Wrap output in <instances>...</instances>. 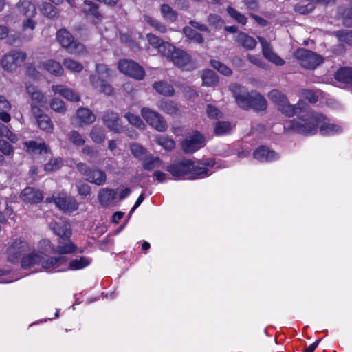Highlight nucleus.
Listing matches in <instances>:
<instances>
[{
  "mask_svg": "<svg viewBox=\"0 0 352 352\" xmlns=\"http://www.w3.org/2000/svg\"><path fill=\"white\" fill-rule=\"evenodd\" d=\"M116 192L110 188H102L98 192V200L102 206L110 205L116 199Z\"/></svg>",
  "mask_w": 352,
  "mask_h": 352,
  "instance_id": "27",
  "label": "nucleus"
},
{
  "mask_svg": "<svg viewBox=\"0 0 352 352\" xmlns=\"http://www.w3.org/2000/svg\"><path fill=\"white\" fill-rule=\"evenodd\" d=\"M37 123L41 129L51 133L53 130L54 126L51 121L50 118L45 115L41 116L37 120Z\"/></svg>",
  "mask_w": 352,
  "mask_h": 352,
  "instance_id": "50",
  "label": "nucleus"
},
{
  "mask_svg": "<svg viewBox=\"0 0 352 352\" xmlns=\"http://www.w3.org/2000/svg\"><path fill=\"white\" fill-rule=\"evenodd\" d=\"M338 80L352 85V68L345 67L339 69L336 74Z\"/></svg>",
  "mask_w": 352,
  "mask_h": 352,
  "instance_id": "38",
  "label": "nucleus"
},
{
  "mask_svg": "<svg viewBox=\"0 0 352 352\" xmlns=\"http://www.w3.org/2000/svg\"><path fill=\"white\" fill-rule=\"evenodd\" d=\"M141 115L146 122L158 131L163 132L167 129V124L164 118L157 112L144 107L141 110Z\"/></svg>",
  "mask_w": 352,
  "mask_h": 352,
  "instance_id": "8",
  "label": "nucleus"
},
{
  "mask_svg": "<svg viewBox=\"0 0 352 352\" xmlns=\"http://www.w3.org/2000/svg\"><path fill=\"white\" fill-rule=\"evenodd\" d=\"M0 151L5 155L8 156H10L14 153V150L11 144L3 140H0Z\"/></svg>",
  "mask_w": 352,
  "mask_h": 352,
  "instance_id": "62",
  "label": "nucleus"
},
{
  "mask_svg": "<svg viewBox=\"0 0 352 352\" xmlns=\"http://www.w3.org/2000/svg\"><path fill=\"white\" fill-rule=\"evenodd\" d=\"M130 149L133 155L139 160H144L147 157L146 150L137 143L132 144Z\"/></svg>",
  "mask_w": 352,
  "mask_h": 352,
  "instance_id": "47",
  "label": "nucleus"
},
{
  "mask_svg": "<svg viewBox=\"0 0 352 352\" xmlns=\"http://www.w3.org/2000/svg\"><path fill=\"white\" fill-rule=\"evenodd\" d=\"M63 165L62 160L59 158H55L51 160L48 163H47L44 169L46 171L52 172L58 170Z\"/></svg>",
  "mask_w": 352,
  "mask_h": 352,
  "instance_id": "58",
  "label": "nucleus"
},
{
  "mask_svg": "<svg viewBox=\"0 0 352 352\" xmlns=\"http://www.w3.org/2000/svg\"><path fill=\"white\" fill-rule=\"evenodd\" d=\"M52 89L55 94H58L68 100L76 102L80 100V96L77 93L65 85H52Z\"/></svg>",
  "mask_w": 352,
  "mask_h": 352,
  "instance_id": "21",
  "label": "nucleus"
},
{
  "mask_svg": "<svg viewBox=\"0 0 352 352\" xmlns=\"http://www.w3.org/2000/svg\"><path fill=\"white\" fill-rule=\"evenodd\" d=\"M96 72L98 74L91 75L90 82L92 87L99 92L104 93L107 95H111L113 92V87L101 77L109 78L111 76V71L104 64H97L96 66Z\"/></svg>",
  "mask_w": 352,
  "mask_h": 352,
  "instance_id": "5",
  "label": "nucleus"
},
{
  "mask_svg": "<svg viewBox=\"0 0 352 352\" xmlns=\"http://www.w3.org/2000/svg\"><path fill=\"white\" fill-rule=\"evenodd\" d=\"M336 36L342 42L352 45V30H340L336 32Z\"/></svg>",
  "mask_w": 352,
  "mask_h": 352,
  "instance_id": "56",
  "label": "nucleus"
},
{
  "mask_svg": "<svg viewBox=\"0 0 352 352\" xmlns=\"http://www.w3.org/2000/svg\"><path fill=\"white\" fill-rule=\"evenodd\" d=\"M25 58V53L21 51H12L3 56L1 64L5 70L14 71L22 65Z\"/></svg>",
  "mask_w": 352,
  "mask_h": 352,
  "instance_id": "11",
  "label": "nucleus"
},
{
  "mask_svg": "<svg viewBox=\"0 0 352 352\" xmlns=\"http://www.w3.org/2000/svg\"><path fill=\"white\" fill-rule=\"evenodd\" d=\"M82 12L87 16H91L98 20L102 19V14L98 11V6L96 3L90 0H85L82 6Z\"/></svg>",
  "mask_w": 352,
  "mask_h": 352,
  "instance_id": "25",
  "label": "nucleus"
},
{
  "mask_svg": "<svg viewBox=\"0 0 352 352\" xmlns=\"http://www.w3.org/2000/svg\"><path fill=\"white\" fill-rule=\"evenodd\" d=\"M147 39L151 45L158 50V52L168 59H170L174 52L175 47L168 42L162 41L160 38L153 34H147Z\"/></svg>",
  "mask_w": 352,
  "mask_h": 352,
  "instance_id": "14",
  "label": "nucleus"
},
{
  "mask_svg": "<svg viewBox=\"0 0 352 352\" xmlns=\"http://www.w3.org/2000/svg\"><path fill=\"white\" fill-rule=\"evenodd\" d=\"M311 2L307 3V5H296L295 6V10L296 12L305 14H308L309 12H311L314 9V2H318L322 3H329L331 2H333L334 0H309Z\"/></svg>",
  "mask_w": 352,
  "mask_h": 352,
  "instance_id": "36",
  "label": "nucleus"
},
{
  "mask_svg": "<svg viewBox=\"0 0 352 352\" xmlns=\"http://www.w3.org/2000/svg\"><path fill=\"white\" fill-rule=\"evenodd\" d=\"M43 66L48 72L57 76H62L64 72L61 64L54 60L45 61Z\"/></svg>",
  "mask_w": 352,
  "mask_h": 352,
  "instance_id": "31",
  "label": "nucleus"
},
{
  "mask_svg": "<svg viewBox=\"0 0 352 352\" xmlns=\"http://www.w3.org/2000/svg\"><path fill=\"white\" fill-rule=\"evenodd\" d=\"M47 201L50 203L54 201L58 208L65 212H72L78 208V204L76 200L67 196L65 192H60L56 195H54L52 197L47 198Z\"/></svg>",
  "mask_w": 352,
  "mask_h": 352,
  "instance_id": "13",
  "label": "nucleus"
},
{
  "mask_svg": "<svg viewBox=\"0 0 352 352\" xmlns=\"http://www.w3.org/2000/svg\"><path fill=\"white\" fill-rule=\"evenodd\" d=\"M267 108L266 100L259 94L252 91V101L250 102V109L256 111H263Z\"/></svg>",
  "mask_w": 352,
  "mask_h": 352,
  "instance_id": "32",
  "label": "nucleus"
},
{
  "mask_svg": "<svg viewBox=\"0 0 352 352\" xmlns=\"http://www.w3.org/2000/svg\"><path fill=\"white\" fill-rule=\"evenodd\" d=\"M156 141L158 144L162 146L166 151H171L175 146V142L165 135L158 136Z\"/></svg>",
  "mask_w": 352,
  "mask_h": 352,
  "instance_id": "51",
  "label": "nucleus"
},
{
  "mask_svg": "<svg viewBox=\"0 0 352 352\" xmlns=\"http://www.w3.org/2000/svg\"><path fill=\"white\" fill-rule=\"evenodd\" d=\"M236 42L246 50H253L256 47L257 42L253 37L245 32H239L236 36Z\"/></svg>",
  "mask_w": 352,
  "mask_h": 352,
  "instance_id": "23",
  "label": "nucleus"
},
{
  "mask_svg": "<svg viewBox=\"0 0 352 352\" xmlns=\"http://www.w3.org/2000/svg\"><path fill=\"white\" fill-rule=\"evenodd\" d=\"M51 108L56 112L64 113L66 111L65 103L58 98H54L50 102Z\"/></svg>",
  "mask_w": 352,
  "mask_h": 352,
  "instance_id": "60",
  "label": "nucleus"
},
{
  "mask_svg": "<svg viewBox=\"0 0 352 352\" xmlns=\"http://www.w3.org/2000/svg\"><path fill=\"white\" fill-rule=\"evenodd\" d=\"M91 140L97 144L102 143L105 140V133L100 126H94L90 132Z\"/></svg>",
  "mask_w": 352,
  "mask_h": 352,
  "instance_id": "43",
  "label": "nucleus"
},
{
  "mask_svg": "<svg viewBox=\"0 0 352 352\" xmlns=\"http://www.w3.org/2000/svg\"><path fill=\"white\" fill-rule=\"evenodd\" d=\"M120 72L137 80H142L145 72L144 69L137 63L130 60H121L118 64Z\"/></svg>",
  "mask_w": 352,
  "mask_h": 352,
  "instance_id": "10",
  "label": "nucleus"
},
{
  "mask_svg": "<svg viewBox=\"0 0 352 352\" xmlns=\"http://www.w3.org/2000/svg\"><path fill=\"white\" fill-rule=\"evenodd\" d=\"M232 126L228 122H217L214 128V133L218 135H226L230 132Z\"/></svg>",
  "mask_w": 352,
  "mask_h": 352,
  "instance_id": "52",
  "label": "nucleus"
},
{
  "mask_svg": "<svg viewBox=\"0 0 352 352\" xmlns=\"http://www.w3.org/2000/svg\"><path fill=\"white\" fill-rule=\"evenodd\" d=\"M91 263V260L89 258L87 257H80V258H76L74 260H72L69 263L68 267H64L62 269H57L56 271H64L67 270H77L82 269L87 266H88ZM67 264L64 265L66 267ZM62 265L61 267H63Z\"/></svg>",
  "mask_w": 352,
  "mask_h": 352,
  "instance_id": "29",
  "label": "nucleus"
},
{
  "mask_svg": "<svg viewBox=\"0 0 352 352\" xmlns=\"http://www.w3.org/2000/svg\"><path fill=\"white\" fill-rule=\"evenodd\" d=\"M289 127L304 135L316 134L318 129L322 135H333L342 131L339 125L331 123L324 114L311 109L309 106L301 117L290 121Z\"/></svg>",
  "mask_w": 352,
  "mask_h": 352,
  "instance_id": "1",
  "label": "nucleus"
},
{
  "mask_svg": "<svg viewBox=\"0 0 352 352\" xmlns=\"http://www.w3.org/2000/svg\"><path fill=\"white\" fill-rule=\"evenodd\" d=\"M17 8L19 12L28 18H33L36 14L35 6L28 1L19 3Z\"/></svg>",
  "mask_w": 352,
  "mask_h": 352,
  "instance_id": "30",
  "label": "nucleus"
},
{
  "mask_svg": "<svg viewBox=\"0 0 352 352\" xmlns=\"http://www.w3.org/2000/svg\"><path fill=\"white\" fill-rule=\"evenodd\" d=\"M56 38L62 47L66 50L74 41L72 35L65 29H61L57 32Z\"/></svg>",
  "mask_w": 352,
  "mask_h": 352,
  "instance_id": "35",
  "label": "nucleus"
},
{
  "mask_svg": "<svg viewBox=\"0 0 352 352\" xmlns=\"http://www.w3.org/2000/svg\"><path fill=\"white\" fill-rule=\"evenodd\" d=\"M161 12L164 19L174 22L177 18V14L168 5L163 4L161 6Z\"/></svg>",
  "mask_w": 352,
  "mask_h": 352,
  "instance_id": "46",
  "label": "nucleus"
},
{
  "mask_svg": "<svg viewBox=\"0 0 352 352\" xmlns=\"http://www.w3.org/2000/svg\"><path fill=\"white\" fill-rule=\"evenodd\" d=\"M76 116L80 122V126H82L84 124H91L96 120V116L94 113L87 108H80L77 111Z\"/></svg>",
  "mask_w": 352,
  "mask_h": 352,
  "instance_id": "26",
  "label": "nucleus"
},
{
  "mask_svg": "<svg viewBox=\"0 0 352 352\" xmlns=\"http://www.w3.org/2000/svg\"><path fill=\"white\" fill-rule=\"evenodd\" d=\"M206 140L199 133L195 132L192 136L186 138L182 143V150L186 153H192L204 147Z\"/></svg>",
  "mask_w": 352,
  "mask_h": 352,
  "instance_id": "15",
  "label": "nucleus"
},
{
  "mask_svg": "<svg viewBox=\"0 0 352 352\" xmlns=\"http://www.w3.org/2000/svg\"><path fill=\"white\" fill-rule=\"evenodd\" d=\"M67 261V258L65 256L45 258L36 251L21 258V267L24 269H29L41 266L42 269L46 271L54 272L62 265H65Z\"/></svg>",
  "mask_w": 352,
  "mask_h": 352,
  "instance_id": "2",
  "label": "nucleus"
},
{
  "mask_svg": "<svg viewBox=\"0 0 352 352\" xmlns=\"http://www.w3.org/2000/svg\"><path fill=\"white\" fill-rule=\"evenodd\" d=\"M294 56L300 60V64L303 67L310 69L316 68L324 60L322 56L306 49L296 50Z\"/></svg>",
  "mask_w": 352,
  "mask_h": 352,
  "instance_id": "7",
  "label": "nucleus"
},
{
  "mask_svg": "<svg viewBox=\"0 0 352 352\" xmlns=\"http://www.w3.org/2000/svg\"><path fill=\"white\" fill-rule=\"evenodd\" d=\"M76 250V245L68 239L58 242V245L55 248V254L62 256V254L74 253Z\"/></svg>",
  "mask_w": 352,
  "mask_h": 352,
  "instance_id": "24",
  "label": "nucleus"
},
{
  "mask_svg": "<svg viewBox=\"0 0 352 352\" xmlns=\"http://www.w3.org/2000/svg\"><path fill=\"white\" fill-rule=\"evenodd\" d=\"M157 107L161 111L170 115L176 114L178 111L176 104L168 100L160 101L158 103Z\"/></svg>",
  "mask_w": 352,
  "mask_h": 352,
  "instance_id": "42",
  "label": "nucleus"
},
{
  "mask_svg": "<svg viewBox=\"0 0 352 352\" xmlns=\"http://www.w3.org/2000/svg\"><path fill=\"white\" fill-rule=\"evenodd\" d=\"M69 53L74 54H81L85 52V47L82 43L74 41L67 48Z\"/></svg>",
  "mask_w": 352,
  "mask_h": 352,
  "instance_id": "57",
  "label": "nucleus"
},
{
  "mask_svg": "<svg viewBox=\"0 0 352 352\" xmlns=\"http://www.w3.org/2000/svg\"><path fill=\"white\" fill-rule=\"evenodd\" d=\"M63 64L67 69L73 73H78L84 68L82 63L70 58H65Z\"/></svg>",
  "mask_w": 352,
  "mask_h": 352,
  "instance_id": "39",
  "label": "nucleus"
},
{
  "mask_svg": "<svg viewBox=\"0 0 352 352\" xmlns=\"http://www.w3.org/2000/svg\"><path fill=\"white\" fill-rule=\"evenodd\" d=\"M124 118L129 121V122L140 129H144L146 124L143 122L141 118L135 114L127 113L124 115Z\"/></svg>",
  "mask_w": 352,
  "mask_h": 352,
  "instance_id": "48",
  "label": "nucleus"
},
{
  "mask_svg": "<svg viewBox=\"0 0 352 352\" xmlns=\"http://www.w3.org/2000/svg\"><path fill=\"white\" fill-rule=\"evenodd\" d=\"M268 97L278 107V110L286 116L292 117L297 115V118L301 117L308 107V104L300 100L295 105L291 104L285 94L276 89L271 91Z\"/></svg>",
  "mask_w": 352,
  "mask_h": 352,
  "instance_id": "3",
  "label": "nucleus"
},
{
  "mask_svg": "<svg viewBox=\"0 0 352 352\" xmlns=\"http://www.w3.org/2000/svg\"><path fill=\"white\" fill-rule=\"evenodd\" d=\"M230 90L233 93L238 106L243 109H250L252 101V92L249 93L244 87L236 83H233L229 87Z\"/></svg>",
  "mask_w": 352,
  "mask_h": 352,
  "instance_id": "12",
  "label": "nucleus"
},
{
  "mask_svg": "<svg viewBox=\"0 0 352 352\" xmlns=\"http://www.w3.org/2000/svg\"><path fill=\"white\" fill-rule=\"evenodd\" d=\"M21 199L28 204H38L43 199L41 191L31 187L25 188L21 193Z\"/></svg>",
  "mask_w": 352,
  "mask_h": 352,
  "instance_id": "17",
  "label": "nucleus"
},
{
  "mask_svg": "<svg viewBox=\"0 0 352 352\" xmlns=\"http://www.w3.org/2000/svg\"><path fill=\"white\" fill-rule=\"evenodd\" d=\"M227 11L229 15L236 20L238 23L245 25L247 22V18L239 12H238L236 9L232 7H228Z\"/></svg>",
  "mask_w": 352,
  "mask_h": 352,
  "instance_id": "54",
  "label": "nucleus"
},
{
  "mask_svg": "<svg viewBox=\"0 0 352 352\" xmlns=\"http://www.w3.org/2000/svg\"><path fill=\"white\" fill-rule=\"evenodd\" d=\"M36 251L47 258L48 254H55V247L50 240L42 239L37 243Z\"/></svg>",
  "mask_w": 352,
  "mask_h": 352,
  "instance_id": "28",
  "label": "nucleus"
},
{
  "mask_svg": "<svg viewBox=\"0 0 352 352\" xmlns=\"http://www.w3.org/2000/svg\"><path fill=\"white\" fill-rule=\"evenodd\" d=\"M257 38L261 44L262 53L265 58L274 53L270 42L261 36H258Z\"/></svg>",
  "mask_w": 352,
  "mask_h": 352,
  "instance_id": "55",
  "label": "nucleus"
},
{
  "mask_svg": "<svg viewBox=\"0 0 352 352\" xmlns=\"http://www.w3.org/2000/svg\"><path fill=\"white\" fill-rule=\"evenodd\" d=\"M303 97L310 103H316L319 98V93L312 90H305L302 92Z\"/></svg>",
  "mask_w": 352,
  "mask_h": 352,
  "instance_id": "61",
  "label": "nucleus"
},
{
  "mask_svg": "<svg viewBox=\"0 0 352 352\" xmlns=\"http://www.w3.org/2000/svg\"><path fill=\"white\" fill-rule=\"evenodd\" d=\"M67 138L71 143L76 146H82L85 143V140L77 131L72 130L67 134Z\"/></svg>",
  "mask_w": 352,
  "mask_h": 352,
  "instance_id": "44",
  "label": "nucleus"
},
{
  "mask_svg": "<svg viewBox=\"0 0 352 352\" xmlns=\"http://www.w3.org/2000/svg\"><path fill=\"white\" fill-rule=\"evenodd\" d=\"M267 108L266 100L259 94L252 91V101L250 102V109L256 111H263Z\"/></svg>",
  "mask_w": 352,
  "mask_h": 352,
  "instance_id": "33",
  "label": "nucleus"
},
{
  "mask_svg": "<svg viewBox=\"0 0 352 352\" xmlns=\"http://www.w3.org/2000/svg\"><path fill=\"white\" fill-rule=\"evenodd\" d=\"M173 177H180L186 176L188 179H195L207 175L208 170L205 167H199L195 164L192 160H182L166 168Z\"/></svg>",
  "mask_w": 352,
  "mask_h": 352,
  "instance_id": "4",
  "label": "nucleus"
},
{
  "mask_svg": "<svg viewBox=\"0 0 352 352\" xmlns=\"http://www.w3.org/2000/svg\"><path fill=\"white\" fill-rule=\"evenodd\" d=\"M183 32L188 38L193 40L198 43H202L204 42L202 36L190 27H185Z\"/></svg>",
  "mask_w": 352,
  "mask_h": 352,
  "instance_id": "53",
  "label": "nucleus"
},
{
  "mask_svg": "<svg viewBox=\"0 0 352 352\" xmlns=\"http://www.w3.org/2000/svg\"><path fill=\"white\" fill-rule=\"evenodd\" d=\"M208 23L215 28H221L223 25V21L221 17L217 14H210L208 16Z\"/></svg>",
  "mask_w": 352,
  "mask_h": 352,
  "instance_id": "63",
  "label": "nucleus"
},
{
  "mask_svg": "<svg viewBox=\"0 0 352 352\" xmlns=\"http://www.w3.org/2000/svg\"><path fill=\"white\" fill-rule=\"evenodd\" d=\"M39 9L43 14L50 19L56 17L58 15V9L50 3L45 2L42 3Z\"/></svg>",
  "mask_w": 352,
  "mask_h": 352,
  "instance_id": "40",
  "label": "nucleus"
},
{
  "mask_svg": "<svg viewBox=\"0 0 352 352\" xmlns=\"http://www.w3.org/2000/svg\"><path fill=\"white\" fill-rule=\"evenodd\" d=\"M342 15L344 25L347 27H352V8L345 10Z\"/></svg>",
  "mask_w": 352,
  "mask_h": 352,
  "instance_id": "64",
  "label": "nucleus"
},
{
  "mask_svg": "<svg viewBox=\"0 0 352 352\" xmlns=\"http://www.w3.org/2000/svg\"><path fill=\"white\" fill-rule=\"evenodd\" d=\"M26 91L31 99V103L43 106L46 104V98L43 93L31 84H25Z\"/></svg>",
  "mask_w": 352,
  "mask_h": 352,
  "instance_id": "19",
  "label": "nucleus"
},
{
  "mask_svg": "<svg viewBox=\"0 0 352 352\" xmlns=\"http://www.w3.org/2000/svg\"><path fill=\"white\" fill-rule=\"evenodd\" d=\"M30 244L21 239H16L7 249V256L9 261L16 263L25 252L30 250Z\"/></svg>",
  "mask_w": 352,
  "mask_h": 352,
  "instance_id": "9",
  "label": "nucleus"
},
{
  "mask_svg": "<svg viewBox=\"0 0 352 352\" xmlns=\"http://www.w3.org/2000/svg\"><path fill=\"white\" fill-rule=\"evenodd\" d=\"M102 120L103 123L110 131L118 133L121 132L122 126L117 113L107 111L103 113Z\"/></svg>",
  "mask_w": 352,
  "mask_h": 352,
  "instance_id": "16",
  "label": "nucleus"
},
{
  "mask_svg": "<svg viewBox=\"0 0 352 352\" xmlns=\"http://www.w3.org/2000/svg\"><path fill=\"white\" fill-rule=\"evenodd\" d=\"M153 87L157 92L164 96H171L175 93L173 87L167 82H157L153 85Z\"/></svg>",
  "mask_w": 352,
  "mask_h": 352,
  "instance_id": "37",
  "label": "nucleus"
},
{
  "mask_svg": "<svg viewBox=\"0 0 352 352\" xmlns=\"http://www.w3.org/2000/svg\"><path fill=\"white\" fill-rule=\"evenodd\" d=\"M211 65L214 69L218 70L220 73H221L223 75L228 76L232 73V71L229 67H228L226 65H225L224 64L221 63L218 60H211Z\"/></svg>",
  "mask_w": 352,
  "mask_h": 352,
  "instance_id": "59",
  "label": "nucleus"
},
{
  "mask_svg": "<svg viewBox=\"0 0 352 352\" xmlns=\"http://www.w3.org/2000/svg\"><path fill=\"white\" fill-rule=\"evenodd\" d=\"M203 85L212 87L217 84V76L212 70H205L202 74Z\"/></svg>",
  "mask_w": 352,
  "mask_h": 352,
  "instance_id": "41",
  "label": "nucleus"
},
{
  "mask_svg": "<svg viewBox=\"0 0 352 352\" xmlns=\"http://www.w3.org/2000/svg\"><path fill=\"white\" fill-rule=\"evenodd\" d=\"M254 157L262 162H272L278 159V155L269 148L261 146L254 151Z\"/></svg>",
  "mask_w": 352,
  "mask_h": 352,
  "instance_id": "18",
  "label": "nucleus"
},
{
  "mask_svg": "<svg viewBox=\"0 0 352 352\" xmlns=\"http://www.w3.org/2000/svg\"><path fill=\"white\" fill-rule=\"evenodd\" d=\"M50 228L62 240L68 239L72 236L69 225L64 221L52 222L50 223Z\"/></svg>",
  "mask_w": 352,
  "mask_h": 352,
  "instance_id": "20",
  "label": "nucleus"
},
{
  "mask_svg": "<svg viewBox=\"0 0 352 352\" xmlns=\"http://www.w3.org/2000/svg\"><path fill=\"white\" fill-rule=\"evenodd\" d=\"M144 18V21L148 25L153 27L155 30L161 33H165L167 31L166 25L162 23L161 22L158 21L157 20L148 15H145Z\"/></svg>",
  "mask_w": 352,
  "mask_h": 352,
  "instance_id": "49",
  "label": "nucleus"
},
{
  "mask_svg": "<svg viewBox=\"0 0 352 352\" xmlns=\"http://www.w3.org/2000/svg\"><path fill=\"white\" fill-rule=\"evenodd\" d=\"M144 168L147 170H152L155 168L161 167L162 162L159 157H154L151 156L149 157H146L144 160Z\"/></svg>",
  "mask_w": 352,
  "mask_h": 352,
  "instance_id": "45",
  "label": "nucleus"
},
{
  "mask_svg": "<svg viewBox=\"0 0 352 352\" xmlns=\"http://www.w3.org/2000/svg\"><path fill=\"white\" fill-rule=\"evenodd\" d=\"M170 60L179 67H185L190 62L189 54L179 49H175Z\"/></svg>",
  "mask_w": 352,
  "mask_h": 352,
  "instance_id": "22",
  "label": "nucleus"
},
{
  "mask_svg": "<svg viewBox=\"0 0 352 352\" xmlns=\"http://www.w3.org/2000/svg\"><path fill=\"white\" fill-rule=\"evenodd\" d=\"M76 168L90 183L97 186H102L106 183L107 175L104 171L99 168H91L84 163H78Z\"/></svg>",
  "mask_w": 352,
  "mask_h": 352,
  "instance_id": "6",
  "label": "nucleus"
},
{
  "mask_svg": "<svg viewBox=\"0 0 352 352\" xmlns=\"http://www.w3.org/2000/svg\"><path fill=\"white\" fill-rule=\"evenodd\" d=\"M27 151L32 153H46L49 148L45 143H38L35 141H29L24 143Z\"/></svg>",
  "mask_w": 352,
  "mask_h": 352,
  "instance_id": "34",
  "label": "nucleus"
}]
</instances>
